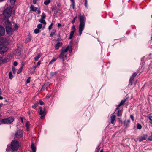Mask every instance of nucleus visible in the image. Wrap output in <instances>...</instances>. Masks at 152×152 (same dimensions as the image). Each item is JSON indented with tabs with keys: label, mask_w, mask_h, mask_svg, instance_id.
Here are the masks:
<instances>
[{
	"label": "nucleus",
	"mask_w": 152,
	"mask_h": 152,
	"mask_svg": "<svg viewBox=\"0 0 152 152\" xmlns=\"http://www.w3.org/2000/svg\"><path fill=\"white\" fill-rule=\"evenodd\" d=\"M22 68H20L17 71V73L18 74L22 72Z\"/></svg>",
	"instance_id": "obj_40"
},
{
	"label": "nucleus",
	"mask_w": 152,
	"mask_h": 152,
	"mask_svg": "<svg viewBox=\"0 0 152 152\" xmlns=\"http://www.w3.org/2000/svg\"><path fill=\"white\" fill-rule=\"evenodd\" d=\"M79 18L80 24L79 26V35H81L82 31L84 29L86 18L84 15H80Z\"/></svg>",
	"instance_id": "obj_2"
},
{
	"label": "nucleus",
	"mask_w": 152,
	"mask_h": 152,
	"mask_svg": "<svg viewBox=\"0 0 152 152\" xmlns=\"http://www.w3.org/2000/svg\"><path fill=\"white\" fill-rule=\"evenodd\" d=\"M58 59V57H54L53 58L52 60L49 63V64H51L53 63L57 59Z\"/></svg>",
	"instance_id": "obj_19"
},
{
	"label": "nucleus",
	"mask_w": 152,
	"mask_h": 152,
	"mask_svg": "<svg viewBox=\"0 0 152 152\" xmlns=\"http://www.w3.org/2000/svg\"><path fill=\"white\" fill-rule=\"evenodd\" d=\"M75 28V26L74 25H73L72 27V30L74 31Z\"/></svg>",
	"instance_id": "obj_59"
},
{
	"label": "nucleus",
	"mask_w": 152,
	"mask_h": 152,
	"mask_svg": "<svg viewBox=\"0 0 152 152\" xmlns=\"http://www.w3.org/2000/svg\"><path fill=\"white\" fill-rule=\"evenodd\" d=\"M29 126V124L28 122H27L26 124V127L27 128V130L29 131L28 127Z\"/></svg>",
	"instance_id": "obj_34"
},
{
	"label": "nucleus",
	"mask_w": 152,
	"mask_h": 152,
	"mask_svg": "<svg viewBox=\"0 0 152 152\" xmlns=\"http://www.w3.org/2000/svg\"><path fill=\"white\" fill-rule=\"evenodd\" d=\"M39 21L41 22L42 24H44L45 25L46 24V23L44 19H40L39 20Z\"/></svg>",
	"instance_id": "obj_23"
},
{
	"label": "nucleus",
	"mask_w": 152,
	"mask_h": 152,
	"mask_svg": "<svg viewBox=\"0 0 152 152\" xmlns=\"http://www.w3.org/2000/svg\"><path fill=\"white\" fill-rule=\"evenodd\" d=\"M38 0H33V2L34 4H36L37 1Z\"/></svg>",
	"instance_id": "obj_52"
},
{
	"label": "nucleus",
	"mask_w": 152,
	"mask_h": 152,
	"mask_svg": "<svg viewBox=\"0 0 152 152\" xmlns=\"http://www.w3.org/2000/svg\"><path fill=\"white\" fill-rule=\"evenodd\" d=\"M119 120V122L121 123H122V120H121V118H118Z\"/></svg>",
	"instance_id": "obj_62"
},
{
	"label": "nucleus",
	"mask_w": 152,
	"mask_h": 152,
	"mask_svg": "<svg viewBox=\"0 0 152 152\" xmlns=\"http://www.w3.org/2000/svg\"><path fill=\"white\" fill-rule=\"evenodd\" d=\"M45 84L42 87V88L41 89V91H43V90H44L45 89V87H44V86H45Z\"/></svg>",
	"instance_id": "obj_55"
},
{
	"label": "nucleus",
	"mask_w": 152,
	"mask_h": 152,
	"mask_svg": "<svg viewBox=\"0 0 152 152\" xmlns=\"http://www.w3.org/2000/svg\"><path fill=\"white\" fill-rule=\"evenodd\" d=\"M51 96V95L50 94H48V95L47 96H46V97L48 98H50Z\"/></svg>",
	"instance_id": "obj_63"
},
{
	"label": "nucleus",
	"mask_w": 152,
	"mask_h": 152,
	"mask_svg": "<svg viewBox=\"0 0 152 152\" xmlns=\"http://www.w3.org/2000/svg\"><path fill=\"white\" fill-rule=\"evenodd\" d=\"M31 149L32 150V152H36V148L33 144L31 145Z\"/></svg>",
	"instance_id": "obj_16"
},
{
	"label": "nucleus",
	"mask_w": 152,
	"mask_h": 152,
	"mask_svg": "<svg viewBox=\"0 0 152 152\" xmlns=\"http://www.w3.org/2000/svg\"><path fill=\"white\" fill-rule=\"evenodd\" d=\"M5 33L4 28L0 25V36H3Z\"/></svg>",
	"instance_id": "obj_11"
},
{
	"label": "nucleus",
	"mask_w": 152,
	"mask_h": 152,
	"mask_svg": "<svg viewBox=\"0 0 152 152\" xmlns=\"http://www.w3.org/2000/svg\"><path fill=\"white\" fill-rule=\"evenodd\" d=\"M57 74L56 72H52L50 73V75L51 76H53Z\"/></svg>",
	"instance_id": "obj_36"
},
{
	"label": "nucleus",
	"mask_w": 152,
	"mask_h": 152,
	"mask_svg": "<svg viewBox=\"0 0 152 152\" xmlns=\"http://www.w3.org/2000/svg\"><path fill=\"white\" fill-rule=\"evenodd\" d=\"M12 11L10 9L7 8L3 12V15L4 17V20L5 19L9 20L8 18L11 15Z\"/></svg>",
	"instance_id": "obj_4"
},
{
	"label": "nucleus",
	"mask_w": 152,
	"mask_h": 152,
	"mask_svg": "<svg viewBox=\"0 0 152 152\" xmlns=\"http://www.w3.org/2000/svg\"><path fill=\"white\" fill-rule=\"evenodd\" d=\"M69 50V45L67 46L65 49L63 50L62 51L66 53Z\"/></svg>",
	"instance_id": "obj_26"
},
{
	"label": "nucleus",
	"mask_w": 152,
	"mask_h": 152,
	"mask_svg": "<svg viewBox=\"0 0 152 152\" xmlns=\"http://www.w3.org/2000/svg\"><path fill=\"white\" fill-rule=\"evenodd\" d=\"M122 110H119L118 111L117 113V116H118L121 117L122 115Z\"/></svg>",
	"instance_id": "obj_21"
},
{
	"label": "nucleus",
	"mask_w": 152,
	"mask_h": 152,
	"mask_svg": "<svg viewBox=\"0 0 152 152\" xmlns=\"http://www.w3.org/2000/svg\"><path fill=\"white\" fill-rule=\"evenodd\" d=\"M46 17V16L45 14L43 13L42 14V15L41 16V19L45 20Z\"/></svg>",
	"instance_id": "obj_32"
},
{
	"label": "nucleus",
	"mask_w": 152,
	"mask_h": 152,
	"mask_svg": "<svg viewBox=\"0 0 152 152\" xmlns=\"http://www.w3.org/2000/svg\"><path fill=\"white\" fill-rule=\"evenodd\" d=\"M147 137V135H143L142 136H141L139 138V142H140L143 141L144 140H146Z\"/></svg>",
	"instance_id": "obj_12"
},
{
	"label": "nucleus",
	"mask_w": 152,
	"mask_h": 152,
	"mask_svg": "<svg viewBox=\"0 0 152 152\" xmlns=\"http://www.w3.org/2000/svg\"><path fill=\"white\" fill-rule=\"evenodd\" d=\"M115 115H113L110 117V122L112 124H115L114 121L115 120Z\"/></svg>",
	"instance_id": "obj_13"
},
{
	"label": "nucleus",
	"mask_w": 152,
	"mask_h": 152,
	"mask_svg": "<svg viewBox=\"0 0 152 152\" xmlns=\"http://www.w3.org/2000/svg\"><path fill=\"white\" fill-rule=\"evenodd\" d=\"M100 150V148L98 147L96 149V152H99Z\"/></svg>",
	"instance_id": "obj_54"
},
{
	"label": "nucleus",
	"mask_w": 152,
	"mask_h": 152,
	"mask_svg": "<svg viewBox=\"0 0 152 152\" xmlns=\"http://www.w3.org/2000/svg\"><path fill=\"white\" fill-rule=\"evenodd\" d=\"M74 33V31L72 30L70 32V35L69 37V39H71L72 38Z\"/></svg>",
	"instance_id": "obj_22"
},
{
	"label": "nucleus",
	"mask_w": 152,
	"mask_h": 152,
	"mask_svg": "<svg viewBox=\"0 0 152 152\" xmlns=\"http://www.w3.org/2000/svg\"><path fill=\"white\" fill-rule=\"evenodd\" d=\"M38 104V103H35L34 105L32 106V107L33 108H35L36 107H37Z\"/></svg>",
	"instance_id": "obj_38"
},
{
	"label": "nucleus",
	"mask_w": 152,
	"mask_h": 152,
	"mask_svg": "<svg viewBox=\"0 0 152 152\" xmlns=\"http://www.w3.org/2000/svg\"><path fill=\"white\" fill-rule=\"evenodd\" d=\"M38 9V8L37 7H35L32 4L30 6V11L35 12L37 11V13L38 14H39L41 13V11L40 10H37Z\"/></svg>",
	"instance_id": "obj_7"
},
{
	"label": "nucleus",
	"mask_w": 152,
	"mask_h": 152,
	"mask_svg": "<svg viewBox=\"0 0 152 152\" xmlns=\"http://www.w3.org/2000/svg\"><path fill=\"white\" fill-rule=\"evenodd\" d=\"M41 64V61H39L37 63V66H39L40 65V64Z\"/></svg>",
	"instance_id": "obj_57"
},
{
	"label": "nucleus",
	"mask_w": 152,
	"mask_h": 152,
	"mask_svg": "<svg viewBox=\"0 0 152 152\" xmlns=\"http://www.w3.org/2000/svg\"><path fill=\"white\" fill-rule=\"evenodd\" d=\"M42 27V25L41 24H39L37 26V27L38 29H41Z\"/></svg>",
	"instance_id": "obj_41"
},
{
	"label": "nucleus",
	"mask_w": 152,
	"mask_h": 152,
	"mask_svg": "<svg viewBox=\"0 0 152 152\" xmlns=\"http://www.w3.org/2000/svg\"><path fill=\"white\" fill-rule=\"evenodd\" d=\"M70 1H71L72 4V7H73V9L75 8V2L74 0H70Z\"/></svg>",
	"instance_id": "obj_30"
},
{
	"label": "nucleus",
	"mask_w": 152,
	"mask_h": 152,
	"mask_svg": "<svg viewBox=\"0 0 152 152\" xmlns=\"http://www.w3.org/2000/svg\"><path fill=\"white\" fill-rule=\"evenodd\" d=\"M12 71L13 73L15 74L16 73V69L14 67L12 68Z\"/></svg>",
	"instance_id": "obj_46"
},
{
	"label": "nucleus",
	"mask_w": 152,
	"mask_h": 152,
	"mask_svg": "<svg viewBox=\"0 0 152 152\" xmlns=\"http://www.w3.org/2000/svg\"><path fill=\"white\" fill-rule=\"evenodd\" d=\"M137 73H134L132 75V76L133 77H134L137 75Z\"/></svg>",
	"instance_id": "obj_51"
},
{
	"label": "nucleus",
	"mask_w": 152,
	"mask_h": 152,
	"mask_svg": "<svg viewBox=\"0 0 152 152\" xmlns=\"http://www.w3.org/2000/svg\"><path fill=\"white\" fill-rule=\"evenodd\" d=\"M24 63L23 62H22L21 64V68H23L24 66Z\"/></svg>",
	"instance_id": "obj_56"
},
{
	"label": "nucleus",
	"mask_w": 152,
	"mask_h": 152,
	"mask_svg": "<svg viewBox=\"0 0 152 152\" xmlns=\"http://www.w3.org/2000/svg\"><path fill=\"white\" fill-rule=\"evenodd\" d=\"M40 30L38 29L35 28L34 30V32L35 34H37L39 33Z\"/></svg>",
	"instance_id": "obj_35"
},
{
	"label": "nucleus",
	"mask_w": 152,
	"mask_h": 152,
	"mask_svg": "<svg viewBox=\"0 0 152 152\" xmlns=\"http://www.w3.org/2000/svg\"><path fill=\"white\" fill-rule=\"evenodd\" d=\"M62 45V43L61 42H58L57 44L55 45L56 49H58Z\"/></svg>",
	"instance_id": "obj_14"
},
{
	"label": "nucleus",
	"mask_w": 152,
	"mask_h": 152,
	"mask_svg": "<svg viewBox=\"0 0 152 152\" xmlns=\"http://www.w3.org/2000/svg\"><path fill=\"white\" fill-rule=\"evenodd\" d=\"M4 23L5 24V28L7 34L9 35H11L14 31L12 28V25L9 20L5 19L4 20Z\"/></svg>",
	"instance_id": "obj_1"
},
{
	"label": "nucleus",
	"mask_w": 152,
	"mask_h": 152,
	"mask_svg": "<svg viewBox=\"0 0 152 152\" xmlns=\"http://www.w3.org/2000/svg\"><path fill=\"white\" fill-rule=\"evenodd\" d=\"M9 78L10 79H12L13 78V76L12 75V73L11 72H9Z\"/></svg>",
	"instance_id": "obj_29"
},
{
	"label": "nucleus",
	"mask_w": 152,
	"mask_h": 152,
	"mask_svg": "<svg viewBox=\"0 0 152 152\" xmlns=\"http://www.w3.org/2000/svg\"><path fill=\"white\" fill-rule=\"evenodd\" d=\"M76 18H77V17L76 16L72 20V23L73 24L75 23V19Z\"/></svg>",
	"instance_id": "obj_48"
},
{
	"label": "nucleus",
	"mask_w": 152,
	"mask_h": 152,
	"mask_svg": "<svg viewBox=\"0 0 152 152\" xmlns=\"http://www.w3.org/2000/svg\"><path fill=\"white\" fill-rule=\"evenodd\" d=\"M130 120L129 119L127 120H125L124 121V125L126 127H127L129 125V123H130Z\"/></svg>",
	"instance_id": "obj_15"
},
{
	"label": "nucleus",
	"mask_w": 152,
	"mask_h": 152,
	"mask_svg": "<svg viewBox=\"0 0 152 152\" xmlns=\"http://www.w3.org/2000/svg\"><path fill=\"white\" fill-rule=\"evenodd\" d=\"M16 0H10L11 4L13 5L15 4Z\"/></svg>",
	"instance_id": "obj_33"
},
{
	"label": "nucleus",
	"mask_w": 152,
	"mask_h": 152,
	"mask_svg": "<svg viewBox=\"0 0 152 152\" xmlns=\"http://www.w3.org/2000/svg\"><path fill=\"white\" fill-rule=\"evenodd\" d=\"M20 53L19 52H17L15 54V57L17 58H20Z\"/></svg>",
	"instance_id": "obj_20"
},
{
	"label": "nucleus",
	"mask_w": 152,
	"mask_h": 152,
	"mask_svg": "<svg viewBox=\"0 0 152 152\" xmlns=\"http://www.w3.org/2000/svg\"><path fill=\"white\" fill-rule=\"evenodd\" d=\"M53 25V23H52L48 27V29L49 30H50L52 28V26Z\"/></svg>",
	"instance_id": "obj_44"
},
{
	"label": "nucleus",
	"mask_w": 152,
	"mask_h": 152,
	"mask_svg": "<svg viewBox=\"0 0 152 152\" xmlns=\"http://www.w3.org/2000/svg\"><path fill=\"white\" fill-rule=\"evenodd\" d=\"M20 118L21 120V122L22 123H23V118L22 117H20Z\"/></svg>",
	"instance_id": "obj_60"
},
{
	"label": "nucleus",
	"mask_w": 152,
	"mask_h": 152,
	"mask_svg": "<svg viewBox=\"0 0 152 152\" xmlns=\"http://www.w3.org/2000/svg\"><path fill=\"white\" fill-rule=\"evenodd\" d=\"M39 104H41V105H43L44 104V102H43V101L41 100H39Z\"/></svg>",
	"instance_id": "obj_49"
},
{
	"label": "nucleus",
	"mask_w": 152,
	"mask_h": 152,
	"mask_svg": "<svg viewBox=\"0 0 152 152\" xmlns=\"http://www.w3.org/2000/svg\"><path fill=\"white\" fill-rule=\"evenodd\" d=\"M31 77H29L27 80L26 83H30V81Z\"/></svg>",
	"instance_id": "obj_43"
},
{
	"label": "nucleus",
	"mask_w": 152,
	"mask_h": 152,
	"mask_svg": "<svg viewBox=\"0 0 152 152\" xmlns=\"http://www.w3.org/2000/svg\"><path fill=\"white\" fill-rule=\"evenodd\" d=\"M7 47L3 45H0V53L1 54H3L7 51Z\"/></svg>",
	"instance_id": "obj_6"
},
{
	"label": "nucleus",
	"mask_w": 152,
	"mask_h": 152,
	"mask_svg": "<svg viewBox=\"0 0 152 152\" xmlns=\"http://www.w3.org/2000/svg\"><path fill=\"white\" fill-rule=\"evenodd\" d=\"M20 146L18 140H15L11 142V149L15 151H16L18 150Z\"/></svg>",
	"instance_id": "obj_3"
},
{
	"label": "nucleus",
	"mask_w": 152,
	"mask_h": 152,
	"mask_svg": "<svg viewBox=\"0 0 152 152\" xmlns=\"http://www.w3.org/2000/svg\"><path fill=\"white\" fill-rule=\"evenodd\" d=\"M31 39V37L30 36L28 37V38L26 39V42H28L29 41H30Z\"/></svg>",
	"instance_id": "obj_37"
},
{
	"label": "nucleus",
	"mask_w": 152,
	"mask_h": 152,
	"mask_svg": "<svg viewBox=\"0 0 152 152\" xmlns=\"http://www.w3.org/2000/svg\"><path fill=\"white\" fill-rule=\"evenodd\" d=\"M87 0H85V6H86V7H87Z\"/></svg>",
	"instance_id": "obj_58"
},
{
	"label": "nucleus",
	"mask_w": 152,
	"mask_h": 152,
	"mask_svg": "<svg viewBox=\"0 0 152 152\" xmlns=\"http://www.w3.org/2000/svg\"><path fill=\"white\" fill-rule=\"evenodd\" d=\"M41 55L40 54H39L38 56L34 58L35 60L36 61H37L39 59Z\"/></svg>",
	"instance_id": "obj_27"
},
{
	"label": "nucleus",
	"mask_w": 152,
	"mask_h": 152,
	"mask_svg": "<svg viewBox=\"0 0 152 152\" xmlns=\"http://www.w3.org/2000/svg\"><path fill=\"white\" fill-rule=\"evenodd\" d=\"M39 114L40 115H45L46 114V112L45 111V109H42V107H39Z\"/></svg>",
	"instance_id": "obj_9"
},
{
	"label": "nucleus",
	"mask_w": 152,
	"mask_h": 152,
	"mask_svg": "<svg viewBox=\"0 0 152 152\" xmlns=\"http://www.w3.org/2000/svg\"><path fill=\"white\" fill-rule=\"evenodd\" d=\"M1 120L2 124H9L12 123L14 121V119L12 117H10L7 118L1 119Z\"/></svg>",
	"instance_id": "obj_5"
},
{
	"label": "nucleus",
	"mask_w": 152,
	"mask_h": 152,
	"mask_svg": "<svg viewBox=\"0 0 152 152\" xmlns=\"http://www.w3.org/2000/svg\"><path fill=\"white\" fill-rule=\"evenodd\" d=\"M152 116H150L148 117V118L150 120V123L152 124Z\"/></svg>",
	"instance_id": "obj_42"
},
{
	"label": "nucleus",
	"mask_w": 152,
	"mask_h": 152,
	"mask_svg": "<svg viewBox=\"0 0 152 152\" xmlns=\"http://www.w3.org/2000/svg\"><path fill=\"white\" fill-rule=\"evenodd\" d=\"M50 2V1L49 0L45 1L44 3L45 5H48Z\"/></svg>",
	"instance_id": "obj_39"
},
{
	"label": "nucleus",
	"mask_w": 152,
	"mask_h": 152,
	"mask_svg": "<svg viewBox=\"0 0 152 152\" xmlns=\"http://www.w3.org/2000/svg\"><path fill=\"white\" fill-rule=\"evenodd\" d=\"M137 128L138 129H140L142 128V126L139 123H137Z\"/></svg>",
	"instance_id": "obj_28"
},
{
	"label": "nucleus",
	"mask_w": 152,
	"mask_h": 152,
	"mask_svg": "<svg viewBox=\"0 0 152 152\" xmlns=\"http://www.w3.org/2000/svg\"><path fill=\"white\" fill-rule=\"evenodd\" d=\"M19 27L18 25L16 23L14 24V28L13 29L14 31H15L18 29Z\"/></svg>",
	"instance_id": "obj_25"
},
{
	"label": "nucleus",
	"mask_w": 152,
	"mask_h": 152,
	"mask_svg": "<svg viewBox=\"0 0 152 152\" xmlns=\"http://www.w3.org/2000/svg\"><path fill=\"white\" fill-rule=\"evenodd\" d=\"M56 31L55 29H53L52 30V31L51 32V34H50V37H52L54 35L56 32Z\"/></svg>",
	"instance_id": "obj_24"
},
{
	"label": "nucleus",
	"mask_w": 152,
	"mask_h": 152,
	"mask_svg": "<svg viewBox=\"0 0 152 152\" xmlns=\"http://www.w3.org/2000/svg\"><path fill=\"white\" fill-rule=\"evenodd\" d=\"M134 77L132 76H131L129 80V85H132V84L133 81Z\"/></svg>",
	"instance_id": "obj_17"
},
{
	"label": "nucleus",
	"mask_w": 152,
	"mask_h": 152,
	"mask_svg": "<svg viewBox=\"0 0 152 152\" xmlns=\"http://www.w3.org/2000/svg\"><path fill=\"white\" fill-rule=\"evenodd\" d=\"M148 139L150 141L152 140V134L151 135L150 137Z\"/></svg>",
	"instance_id": "obj_61"
},
{
	"label": "nucleus",
	"mask_w": 152,
	"mask_h": 152,
	"mask_svg": "<svg viewBox=\"0 0 152 152\" xmlns=\"http://www.w3.org/2000/svg\"><path fill=\"white\" fill-rule=\"evenodd\" d=\"M61 26V24L60 23H58V24L57 26L58 27H60Z\"/></svg>",
	"instance_id": "obj_64"
},
{
	"label": "nucleus",
	"mask_w": 152,
	"mask_h": 152,
	"mask_svg": "<svg viewBox=\"0 0 152 152\" xmlns=\"http://www.w3.org/2000/svg\"><path fill=\"white\" fill-rule=\"evenodd\" d=\"M23 132L22 130H18L16 132L15 137L17 138H20L23 136Z\"/></svg>",
	"instance_id": "obj_8"
},
{
	"label": "nucleus",
	"mask_w": 152,
	"mask_h": 152,
	"mask_svg": "<svg viewBox=\"0 0 152 152\" xmlns=\"http://www.w3.org/2000/svg\"><path fill=\"white\" fill-rule=\"evenodd\" d=\"M69 53H72V49L70 46H69V50H68Z\"/></svg>",
	"instance_id": "obj_45"
},
{
	"label": "nucleus",
	"mask_w": 152,
	"mask_h": 152,
	"mask_svg": "<svg viewBox=\"0 0 152 152\" xmlns=\"http://www.w3.org/2000/svg\"><path fill=\"white\" fill-rule=\"evenodd\" d=\"M126 99L125 100H122L121 101V102L119 104H118V107H119L123 104L126 101Z\"/></svg>",
	"instance_id": "obj_18"
},
{
	"label": "nucleus",
	"mask_w": 152,
	"mask_h": 152,
	"mask_svg": "<svg viewBox=\"0 0 152 152\" xmlns=\"http://www.w3.org/2000/svg\"><path fill=\"white\" fill-rule=\"evenodd\" d=\"M130 118L133 121L134 120V117L132 115H130Z\"/></svg>",
	"instance_id": "obj_50"
},
{
	"label": "nucleus",
	"mask_w": 152,
	"mask_h": 152,
	"mask_svg": "<svg viewBox=\"0 0 152 152\" xmlns=\"http://www.w3.org/2000/svg\"><path fill=\"white\" fill-rule=\"evenodd\" d=\"M37 66H33L31 68V69L34 71L36 68Z\"/></svg>",
	"instance_id": "obj_47"
},
{
	"label": "nucleus",
	"mask_w": 152,
	"mask_h": 152,
	"mask_svg": "<svg viewBox=\"0 0 152 152\" xmlns=\"http://www.w3.org/2000/svg\"><path fill=\"white\" fill-rule=\"evenodd\" d=\"M13 65L15 66H17V65H18L17 62L16 61H15L14 62Z\"/></svg>",
	"instance_id": "obj_53"
},
{
	"label": "nucleus",
	"mask_w": 152,
	"mask_h": 152,
	"mask_svg": "<svg viewBox=\"0 0 152 152\" xmlns=\"http://www.w3.org/2000/svg\"><path fill=\"white\" fill-rule=\"evenodd\" d=\"M66 57V54L63 52L62 51H61V53L59 56V58H60L63 59V61H64V59Z\"/></svg>",
	"instance_id": "obj_10"
},
{
	"label": "nucleus",
	"mask_w": 152,
	"mask_h": 152,
	"mask_svg": "<svg viewBox=\"0 0 152 152\" xmlns=\"http://www.w3.org/2000/svg\"><path fill=\"white\" fill-rule=\"evenodd\" d=\"M9 60L8 58H5L3 60L2 62L4 63H5L8 61Z\"/></svg>",
	"instance_id": "obj_31"
}]
</instances>
